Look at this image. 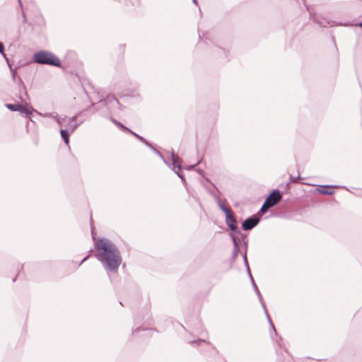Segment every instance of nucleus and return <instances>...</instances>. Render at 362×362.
Masks as SVG:
<instances>
[{"label":"nucleus","instance_id":"f257e3e1","mask_svg":"<svg viewBox=\"0 0 362 362\" xmlns=\"http://www.w3.org/2000/svg\"><path fill=\"white\" fill-rule=\"evenodd\" d=\"M96 257L107 272H117L122 262L117 247L106 238H100L95 244Z\"/></svg>","mask_w":362,"mask_h":362},{"label":"nucleus","instance_id":"f03ea898","mask_svg":"<svg viewBox=\"0 0 362 362\" xmlns=\"http://www.w3.org/2000/svg\"><path fill=\"white\" fill-rule=\"evenodd\" d=\"M33 59L36 63L40 64H48L58 67L61 65L60 60L57 56L46 51L36 52L33 55Z\"/></svg>","mask_w":362,"mask_h":362},{"label":"nucleus","instance_id":"7ed1b4c3","mask_svg":"<svg viewBox=\"0 0 362 362\" xmlns=\"http://www.w3.org/2000/svg\"><path fill=\"white\" fill-rule=\"evenodd\" d=\"M218 207L226 214V223L229 228L234 233H239L238 230L237 221L230 209H228L221 201L219 198L216 199Z\"/></svg>","mask_w":362,"mask_h":362},{"label":"nucleus","instance_id":"20e7f679","mask_svg":"<svg viewBox=\"0 0 362 362\" xmlns=\"http://www.w3.org/2000/svg\"><path fill=\"white\" fill-rule=\"evenodd\" d=\"M250 280H251L252 286L254 288V290H255V293H256V294H257V297L259 298V300L262 308H264V313H265L267 318V320H268V321H269V322L270 324V326L273 329V330L276 332V329H275L274 325H273V323L272 322V320H271V318L269 317V313L267 312V310L266 308V305H265L264 301L263 300V298H262V295H261V293H260V292H259V289H258V288H257V285H256V284H255V282L254 281V279H253L252 275H250Z\"/></svg>","mask_w":362,"mask_h":362},{"label":"nucleus","instance_id":"39448f33","mask_svg":"<svg viewBox=\"0 0 362 362\" xmlns=\"http://www.w3.org/2000/svg\"><path fill=\"white\" fill-rule=\"evenodd\" d=\"M281 199V194L278 189H274L266 199L267 203H268L272 207L278 204Z\"/></svg>","mask_w":362,"mask_h":362},{"label":"nucleus","instance_id":"423d86ee","mask_svg":"<svg viewBox=\"0 0 362 362\" xmlns=\"http://www.w3.org/2000/svg\"><path fill=\"white\" fill-rule=\"evenodd\" d=\"M6 108L11 111H18L21 113H23L26 115H30L32 111L24 105L20 104H7L6 105Z\"/></svg>","mask_w":362,"mask_h":362},{"label":"nucleus","instance_id":"0eeeda50","mask_svg":"<svg viewBox=\"0 0 362 362\" xmlns=\"http://www.w3.org/2000/svg\"><path fill=\"white\" fill-rule=\"evenodd\" d=\"M259 222V218L256 216H252L247 218L242 224L244 230H249L255 227Z\"/></svg>","mask_w":362,"mask_h":362},{"label":"nucleus","instance_id":"6e6552de","mask_svg":"<svg viewBox=\"0 0 362 362\" xmlns=\"http://www.w3.org/2000/svg\"><path fill=\"white\" fill-rule=\"evenodd\" d=\"M171 158H172V163L174 167L177 168V170H175V173L182 179L184 180L182 175L180 174V171L181 170V166L180 163V158L173 151L171 153Z\"/></svg>","mask_w":362,"mask_h":362},{"label":"nucleus","instance_id":"1a4fd4ad","mask_svg":"<svg viewBox=\"0 0 362 362\" xmlns=\"http://www.w3.org/2000/svg\"><path fill=\"white\" fill-rule=\"evenodd\" d=\"M76 117H77L76 115L73 116L72 117L68 118L66 119V125H65V127H66V129H68V131L70 130L71 132H73L77 128L78 124H76V123H73L76 120Z\"/></svg>","mask_w":362,"mask_h":362},{"label":"nucleus","instance_id":"9d476101","mask_svg":"<svg viewBox=\"0 0 362 362\" xmlns=\"http://www.w3.org/2000/svg\"><path fill=\"white\" fill-rule=\"evenodd\" d=\"M324 189L319 190V192L322 194H328L331 195L334 193V192L331 189L332 188H337V186L327 185L323 186Z\"/></svg>","mask_w":362,"mask_h":362},{"label":"nucleus","instance_id":"9b49d317","mask_svg":"<svg viewBox=\"0 0 362 362\" xmlns=\"http://www.w3.org/2000/svg\"><path fill=\"white\" fill-rule=\"evenodd\" d=\"M60 134L65 144H68L69 142V134L68 129H62Z\"/></svg>","mask_w":362,"mask_h":362},{"label":"nucleus","instance_id":"f8f14e48","mask_svg":"<svg viewBox=\"0 0 362 362\" xmlns=\"http://www.w3.org/2000/svg\"><path fill=\"white\" fill-rule=\"evenodd\" d=\"M54 119L59 124V126L62 128V127H65L67 117H64L63 118L59 117L57 115H55Z\"/></svg>","mask_w":362,"mask_h":362},{"label":"nucleus","instance_id":"ddd939ff","mask_svg":"<svg viewBox=\"0 0 362 362\" xmlns=\"http://www.w3.org/2000/svg\"><path fill=\"white\" fill-rule=\"evenodd\" d=\"M111 121L114 124H115L121 130H122L124 132H131V130L129 129H128L127 127L124 126L122 123H120L119 122L117 121L115 119L111 118Z\"/></svg>","mask_w":362,"mask_h":362},{"label":"nucleus","instance_id":"4468645a","mask_svg":"<svg viewBox=\"0 0 362 362\" xmlns=\"http://www.w3.org/2000/svg\"><path fill=\"white\" fill-rule=\"evenodd\" d=\"M272 207L267 202L265 201L262 206L259 212L265 213L269 208Z\"/></svg>","mask_w":362,"mask_h":362},{"label":"nucleus","instance_id":"2eb2a0df","mask_svg":"<svg viewBox=\"0 0 362 362\" xmlns=\"http://www.w3.org/2000/svg\"><path fill=\"white\" fill-rule=\"evenodd\" d=\"M0 54L6 58V54H4V46L2 42H0Z\"/></svg>","mask_w":362,"mask_h":362},{"label":"nucleus","instance_id":"dca6fc26","mask_svg":"<svg viewBox=\"0 0 362 362\" xmlns=\"http://www.w3.org/2000/svg\"><path fill=\"white\" fill-rule=\"evenodd\" d=\"M238 252H239V247H233V258H236V257L238 256Z\"/></svg>","mask_w":362,"mask_h":362},{"label":"nucleus","instance_id":"f3484780","mask_svg":"<svg viewBox=\"0 0 362 362\" xmlns=\"http://www.w3.org/2000/svg\"><path fill=\"white\" fill-rule=\"evenodd\" d=\"M202 342H206V341L204 340V339H199V340H197V341H191V344H195V345H199Z\"/></svg>","mask_w":362,"mask_h":362},{"label":"nucleus","instance_id":"a211bd4d","mask_svg":"<svg viewBox=\"0 0 362 362\" xmlns=\"http://www.w3.org/2000/svg\"><path fill=\"white\" fill-rule=\"evenodd\" d=\"M39 115H42V114L37 112ZM42 116L45 117H52L54 119L55 115H54L52 113H46L45 115H42Z\"/></svg>","mask_w":362,"mask_h":362},{"label":"nucleus","instance_id":"6ab92c4d","mask_svg":"<svg viewBox=\"0 0 362 362\" xmlns=\"http://www.w3.org/2000/svg\"><path fill=\"white\" fill-rule=\"evenodd\" d=\"M232 240L234 246L233 247H239L237 239L235 237H232Z\"/></svg>","mask_w":362,"mask_h":362},{"label":"nucleus","instance_id":"aec40b11","mask_svg":"<svg viewBox=\"0 0 362 362\" xmlns=\"http://www.w3.org/2000/svg\"><path fill=\"white\" fill-rule=\"evenodd\" d=\"M139 139L141 141H142V142H144V144H146V145L149 146V145H148V144L147 143L146 140L144 137H142L141 136L139 138Z\"/></svg>","mask_w":362,"mask_h":362},{"label":"nucleus","instance_id":"412c9836","mask_svg":"<svg viewBox=\"0 0 362 362\" xmlns=\"http://www.w3.org/2000/svg\"><path fill=\"white\" fill-rule=\"evenodd\" d=\"M243 259H244V262H245V264L246 267H249L248 262H247V260L246 254L244 255Z\"/></svg>","mask_w":362,"mask_h":362},{"label":"nucleus","instance_id":"4be33fe9","mask_svg":"<svg viewBox=\"0 0 362 362\" xmlns=\"http://www.w3.org/2000/svg\"><path fill=\"white\" fill-rule=\"evenodd\" d=\"M130 132L132 135H134L136 138H137L138 139H139V138L141 136H139V134H137L136 133H135V132H132V130H131V132Z\"/></svg>","mask_w":362,"mask_h":362},{"label":"nucleus","instance_id":"5701e85b","mask_svg":"<svg viewBox=\"0 0 362 362\" xmlns=\"http://www.w3.org/2000/svg\"><path fill=\"white\" fill-rule=\"evenodd\" d=\"M89 257V255H86L80 262L79 265H81L84 261H86Z\"/></svg>","mask_w":362,"mask_h":362},{"label":"nucleus","instance_id":"b1692460","mask_svg":"<svg viewBox=\"0 0 362 362\" xmlns=\"http://www.w3.org/2000/svg\"><path fill=\"white\" fill-rule=\"evenodd\" d=\"M246 268H247V274H248L249 276L250 277V275H252V274L250 272V268H249V267H247Z\"/></svg>","mask_w":362,"mask_h":362},{"label":"nucleus","instance_id":"393cba45","mask_svg":"<svg viewBox=\"0 0 362 362\" xmlns=\"http://www.w3.org/2000/svg\"><path fill=\"white\" fill-rule=\"evenodd\" d=\"M298 179H300V176L299 175L296 178H295L293 180H291V182H296Z\"/></svg>","mask_w":362,"mask_h":362},{"label":"nucleus","instance_id":"a878e982","mask_svg":"<svg viewBox=\"0 0 362 362\" xmlns=\"http://www.w3.org/2000/svg\"><path fill=\"white\" fill-rule=\"evenodd\" d=\"M199 162H197L196 164L191 165L188 169L193 168L194 166H196Z\"/></svg>","mask_w":362,"mask_h":362},{"label":"nucleus","instance_id":"bb28decb","mask_svg":"<svg viewBox=\"0 0 362 362\" xmlns=\"http://www.w3.org/2000/svg\"><path fill=\"white\" fill-rule=\"evenodd\" d=\"M193 3L195 4L196 5H197V0H193Z\"/></svg>","mask_w":362,"mask_h":362},{"label":"nucleus","instance_id":"cd10ccee","mask_svg":"<svg viewBox=\"0 0 362 362\" xmlns=\"http://www.w3.org/2000/svg\"><path fill=\"white\" fill-rule=\"evenodd\" d=\"M139 331V329H136L133 334L136 333V332H138Z\"/></svg>","mask_w":362,"mask_h":362},{"label":"nucleus","instance_id":"c85d7f7f","mask_svg":"<svg viewBox=\"0 0 362 362\" xmlns=\"http://www.w3.org/2000/svg\"><path fill=\"white\" fill-rule=\"evenodd\" d=\"M156 152L160 155V157H161L163 159L162 155L158 151H156Z\"/></svg>","mask_w":362,"mask_h":362},{"label":"nucleus","instance_id":"c756f323","mask_svg":"<svg viewBox=\"0 0 362 362\" xmlns=\"http://www.w3.org/2000/svg\"><path fill=\"white\" fill-rule=\"evenodd\" d=\"M12 75H13V78L15 79V74L13 72L12 73Z\"/></svg>","mask_w":362,"mask_h":362},{"label":"nucleus","instance_id":"7c9ffc66","mask_svg":"<svg viewBox=\"0 0 362 362\" xmlns=\"http://www.w3.org/2000/svg\"><path fill=\"white\" fill-rule=\"evenodd\" d=\"M18 2H19L20 6H22L21 1V0H18Z\"/></svg>","mask_w":362,"mask_h":362},{"label":"nucleus","instance_id":"2f4dec72","mask_svg":"<svg viewBox=\"0 0 362 362\" xmlns=\"http://www.w3.org/2000/svg\"><path fill=\"white\" fill-rule=\"evenodd\" d=\"M113 100H114L116 103H118V100H117L116 98H113Z\"/></svg>","mask_w":362,"mask_h":362},{"label":"nucleus","instance_id":"473e14b6","mask_svg":"<svg viewBox=\"0 0 362 362\" xmlns=\"http://www.w3.org/2000/svg\"><path fill=\"white\" fill-rule=\"evenodd\" d=\"M359 26L362 28V22L359 23Z\"/></svg>","mask_w":362,"mask_h":362}]
</instances>
